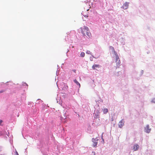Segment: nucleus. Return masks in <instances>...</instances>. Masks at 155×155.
<instances>
[{"instance_id": "1", "label": "nucleus", "mask_w": 155, "mask_h": 155, "mask_svg": "<svg viewBox=\"0 0 155 155\" xmlns=\"http://www.w3.org/2000/svg\"><path fill=\"white\" fill-rule=\"evenodd\" d=\"M81 31L82 34L84 35H87V37L88 38H90L91 37L92 35L91 32L89 31L88 28L86 26H84L83 28H81Z\"/></svg>"}, {"instance_id": "2", "label": "nucleus", "mask_w": 155, "mask_h": 155, "mask_svg": "<svg viewBox=\"0 0 155 155\" xmlns=\"http://www.w3.org/2000/svg\"><path fill=\"white\" fill-rule=\"evenodd\" d=\"M116 66L117 67H119L120 65V61L117 54L116 53Z\"/></svg>"}, {"instance_id": "3", "label": "nucleus", "mask_w": 155, "mask_h": 155, "mask_svg": "<svg viewBox=\"0 0 155 155\" xmlns=\"http://www.w3.org/2000/svg\"><path fill=\"white\" fill-rule=\"evenodd\" d=\"M144 131L147 133H149L151 131V128H150L149 125H147L144 128Z\"/></svg>"}, {"instance_id": "4", "label": "nucleus", "mask_w": 155, "mask_h": 155, "mask_svg": "<svg viewBox=\"0 0 155 155\" xmlns=\"http://www.w3.org/2000/svg\"><path fill=\"white\" fill-rule=\"evenodd\" d=\"M124 124V121L123 120H122L119 123V127L121 128L123 126Z\"/></svg>"}, {"instance_id": "5", "label": "nucleus", "mask_w": 155, "mask_h": 155, "mask_svg": "<svg viewBox=\"0 0 155 155\" xmlns=\"http://www.w3.org/2000/svg\"><path fill=\"white\" fill-rule=\"evenodd\" d=\"M129 3L126 2L122 6V8L124 9H127Z\"/></svg>"}, {"instance_id": "6", "label": "nucleus", "mask_w": 155, "mask_h": 155, "mask_svg": "<svg viewBox=\"0 0 155 155\" xmlns=\"http://www.w3.org/2000/svg\"><path fill=\"white\" fill-rule=\"evenodd\" d=\"M139 148V146L137 144H136L134 146L133 149L134 151L137 150Z\"/></svg>"}, {"instance_id": "7", "label": "nucleus", "mask_w": 155, "mask_h": 155, "mask_svg": "<svg viewBox=\"0 0 155 155\" xmlns=\"http://www.w3.org/2000/svg\"><path fill=\"white\" fill-rule=\"evenodd\" d=\"M100 65L98 64H94L92 66V68L93 69H96V68H99L100 67Z\"/></svg>"}, {"instance_id": "8", "label": "nucleus", "mask_w": 155, "mask_h": 155, "mask_svg": "<svg viewBox=\"0 0 155 155\" xmlns=\"http://www.w3.org/2000/svg\"><path fill=\"white\" fill-rule=\"evenodd\" d=\"M74 82L76 84L78 85L79 86V87H80V83L77 81L76 79H74Z\"/></svg>"}, {"instance_id": "9", "label": "nucleus", "mask_w": 155, "mask_h": 155, "mask_svg": "<svg viewBox=\"0 0 155 155\" xmlns=\"http://www.w3.org/2000/svg\"><path fill=\"white\" fill-rule=\"evenodd\" d=\"M108 112V110L106 108H104L103 109V113L104 114H106Z\"/></svg>"}, {"instance_id": "10", "label": "nucleus", "mask_w": 155, "mask_h": 155, "mask_svg": "<svg viewBox=\"0 0 155 155\" xmlns=\"http://www.w3.org/2000/svg\"><path fill=\"white\" fill-rule=\"evenodd\" d=\"M110 49H111L112 51H114V53L115 54H116V53H117L114 51V48L113 47L110 46Z\"/></svg>"}, {"instance_id": "11", "label": "nucleus", "mask_w": 155, "mask_h": 155, "mask_svg": "<svg viewBox=\"0 0 155 155\" xmlns=\"http://www.w3.org/2000/svg\"><path fill=\"white\" fill-rule=\"evenodd\" d=\"M80 56L82 57H84L85 56V54L84 52H81L80 54Z\"/></svg>"}, {"instance_id": "12", "label": "nucleus", "mask_w": 155, "mask_h": 155, "mask_svg": "<svg viewBox=\"0 0 155 155\" xmlns=\"http://www.w3.org/2000/svg\"><path fill=\"white\" fill-rule=\"evenodd\" d=\"M97 142H94V144H93V146L94 147H95L97 146Z\"/></svg>"}, {"instance_id": "13", "label": "nucleus", "mask_w": 155, "mask_h": 155, "mask_svg": "<svg viewBox=\"0 0 155 155\" xmlns=\"http://www.w3.org/2000/svg\"><path fill=\"white\" fill-rule=\"evenodd\" d=\"M86 53L87 54H91V52L89 51H87L86 52Z\"/></svg>"}, {"instance_id": "14", "label": "nucleus", "mask_w": 155, "mask_h": 155, "mask_svg": "<svg viewBox=\"0 0 155 155\" xmlns=\"http://www.w3.org/2000/svg\"><path fill=\"white\" fill-rule=\"evenodd\" d=\"M83 15L85 17H86V18H87L88 17V16L87 15Z\"/></svg>"}, {"instance_id": "15", "label": "nucleus", "mask_w": 155, "mask_h": 155, "mask_svg": "<svg viewBox=\"0 0 155 155\" xmlns=\"http://www.w3.org/2000/svg\"><path fill=\"white\" fill-rule=\"evenodd\" d=\"M4 91V90H2L0 91V93H2Z\"/></svg>"}, {"instance_id": "16", "label": "nucleus", "mask_w": 155, "mask_h": 155, "mask_svg": "<svg viewBox=\"0 0 155 155\" xmlns=\"http://www.w3.org/2000/svg\"><path fill=\"white\" fill-rule=\"evenodd\" d=\"M152 101L154 103H155V99H153Z\"/></svg>"}, {"instance_id": "17", "label": "nucleus", "mask_w": 155, "mask_h": 155, "mask_svg": "<svg viewBox=\"0 0 155 155\" xmlns=\"http://www.w3.org/2000/svg\"><path fill=\"white\" fill-rule=\"evenodd\" d=\"M99 114L97 115V116L96 117V118H99Z\"/></svg>"}, {"instance_id": "18", "label": "nucleus", "mask_w": 155, "mask_h": 155, "mask_svg": "<svg viewBox=\"0 0 155 155\" xmlns=\"http://www.w3.org/2000/svg\"><path fill=\"white\" fill-rule=\"evenodd\" d=\"M15 155H18V153L16 151Z\"/></svg>"}, {"instance_id": "19", "label": "nucleus", "mask_w": 155, "mask_h": 155, "mask_svg": "<svg viewBox=\"0 0 155 155\" xmlns=\"http://www.w3.org/2000/svg\"><path fill=\"white\" fill-rule=\"evenodd\" d=\"M2 120H0V125L2 123Z\"/></svg>"}, {"instance_id": "20", "label": "nucleus", "mask_w": 155, "mask_h": 155, "mask_svg": "<svg viewBox=\"0 0 155 155\" xmlns=\"http://www.w3.org/2000/svg\"><path fill=\"white\" fill-rule=\"evenodd\" d=\"M73 71L74 73H76V70H73Z\"/></svg>"}, {"instance_id": "21", "label": "nucleus", "mask_w": 155, "mask_h": 155, "mask_svg": "<svg viewBox=\"0 0 155 155\" xmlns=\"http://www.w3.org/2000/svg\"><path fill=\"white\" fill-rule=\"evenodd\" d=\"M88 10H89V9L87 10V11H88Z\"/></svg>"}, {"instance_id": "22", "label": "nucleus", "mask_w": 155, "mask_h": 155, "mask_svg": "<svg viewBox=\"0 0 155 155\" xmlns=\"http://www.w3.org/2000/svg\"><path fill=\"white\" fill-rule=\"evenodd\" d=\"M94 155H95V154L94 153Z\"/></svg>"}]
</instances>
